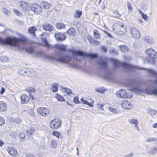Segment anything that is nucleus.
<instances>
[{
    "label": "nucleus",
    "instance_id": "nucleus-14",
    "mask_svg": "<svg viewBox=\"0 0 157 157\" xmlns=\"http://www.w3.org/2000/svg\"><path fill=\"white\" fill-rule=\"evenodd\" d=\"M40 5L41 9L45 10L50 9L52 6L51 3L45 1H42Z\"/></svg>",
    "mask_w": 157,
    "mask_h": 157
},
{
    "label": "nucleus",
    "instance_id": "nucleus-37",
    "mask_svg": "<svg viewBox=\"0 0 157 157\" xmlns=\"http://www.w3.org/2000/svg\"><path fill=\"white\" fill-rule=\"evenodd\" d=\"M94 37L96 39H98L100 37V34L97 29H95L94 30Z\"/></svg>",
    "mask_w": 157,
    "mask_h": 157
},
{
    "label": "nucleus",
    "instance_id": "nucleus-16",
    "mask_svg": "<svg viewBox=\"0 0 157 157\" xmlns=\"http://www.w3.org/2000/svg\"><path fill=\"white\" fill-rule=\"evenodd\" d=\"M35 129L34 128L31 127L26 131V133L28 136H31L34 133Z\"/></svg>",
    "mask_w": 157,
    "mask_h": 157
},
{
    "label": "nucleus",
    "instance_id": "nucleus-21",
    "mask_svg": "<svg viewBox=\"0 0 157 157\" xmlns=\"http://www.w3.org/2000/svg\"><path fill=\"white\" fill-rule=\"evenodd\" d=\"M117 96L121 98H123L124 97H126V92L125 90H119Z\"/></svg>",
    "mask_w": 157,
    "mask_h": 157
},
{
    "label": "nucleus",
    "instance_id": "nucleus-9",
    "mask_svg": "<svg viewBox=\"0 0 157 157\" xmlns=\"http://www.w3.org/2000/svg\"><path fill=\"white\" fill-rule=\"evenodd\" d=\"M121 105L124 109H131L133 107V105L128 101H123L121 102Z\"/></svg>",
    "mask_w": 157,
    "mask_h": 157
},
{
    "label": "nucleus",
    "instance_id": "nucleus-56",
    "mask_svg": "<svg viewBox=\"0 0 157 157\" xmlns=\"http://www.w3.org/2000/svg\"><path fill=\"white\" fill-rule=\"evenodd\" d=\"M101 0H98H98H96L95 1V2L96 3V4H99L101 3Z\"/></svg>",
    "mask_w": 157,
    "mask_h": 157
},
{
    "label": "nucleus",
    "instance_id": "nucleus-8",
    "mask_svg": "<svg viewBox=\"0 0 157 157\" xmlns=\"http://www.w3.org/2000/svg\"><path fill=\"white\" fill-rule=\"evenodd\" d=\"M19 8L22 10H27L30 9L31 6L25 1L19 2L18 4Z\"/></svg>",
    "mask_w": 157,
    "mask_h": 157
},
{
    "label": "nucleus",
    "instance_id": "nucleus-36",
    "mask_svg": "<svg viewBox=\"0 0 157 157\" xmlns=\"http://www.w3.org/2000/svg\"><path fill=\"white\" fill-rule=\"evenodd\" d=\"M55 97L59 101H65L63 97L58 94H56Z\"/></svg>",
    "mask_w": 157,
    "mask_h": 157
},
{
    "label": "nucleus",
    "instance_id": "nucleus-12",
    "mask_svg": "<svg viewBox=\"0 0 157 157\" xmlns=\"http://www.w3.org/2000/svg\"><path fill=\"white\" fill-rule=\"evenodd\" d=\"M55 37L57 41H63L66 38V36L63 33H55Z\"/></svg>",
    "mask_w": 157,
    "mask_h": 157
},
{
    "label": "nucleus",
    "instance_id": "nucleus-13",
    "mask_svg": "<svg viewBox=\"0 0 157 157\" xmlns=\"http://www.w3.org/2000/svg\"><path fill=\"white\" fill-rule=\"evenodd\" d=\"M7 151L10 155L16 157L17 155L18 152L17 150L13 147H9L7 149Z\"/></svg>",
    "mask_w": 157,
    "mask_h": 157
},
{
    "label": "nucleus",
    "instance_id": "nucleus-20",
    "mask_svg": "<svg viewBox=\"0 0 157 157\" xmlns=\"http://www.w3.org/2000/svg\"><path fill=\"white\" fill-rule=\"evenodd\" d=\"M118 48L122 52L124 53L128 52V47L125 45H119L118 46Z\"/></svg>",
    "mask_w": 157,
    "mask_h": 157
},
{
    "label": "nucleus",
    "instance_id": "nucleus-45",
    "mask_svg": "<svg viewBox=\"0 0 157 157\" xmlns=\"http://www.w3.org/2000/svg\"><path fill=\"white\" fill-rule=\"evenodd\" d=\"M73 101L74 103L76 104H79L80 103L78 98V97H75L73 98Z\"/></svg>",
    "mask_w": 157,
    "mask_h": 157
},
{
    "label": "nucleus",
    "instance_id": "nucleus-58",
    "mask_svg": "<svg viewBox=\"0 0 157 157\" xmlns=\"http://www.w3.org/2000/svg\"><path fill=\"white\" fill-rule=\"evenodd\" d=\"M152 127L154 128H157V123L154 124L152 125Z\"/></svg>",
    "mask_w": 157,
    "mask_h": 157
},
{
    "label": "nucleus",
    "instance_id": "nucleus-22",
    "mask_svg": "<svg viewBox=\"0 0 157 157\" xmlns=\"http://www.w3.org/2000/svg\"><path fill=\"white\" fill-rule=\"evenodd\" d=\"M58 145V143L56 140L54 139H52L50 144V145L51 147L55 148H56Z\"/></svg>",
    "mask_w": 157,
    "mask_h": 157
},
{
    "label": "nucleus",
    "instance_id": "nucleus-55",
    "mask_svg": "<svg viewBox=\"0 0 157 157\" xmlns=\"http://www.w3.org/2000/svg\"><path fill=\"white\" fill-rule=\"evenodd\" d=\"M5 88L3 87H2V90L0 92L1 94H3L5 92Z\"/></svg>",
    "mask_w": 157,
    "mask_h": 157
},
{
    "label": "nucleus",
    "instance_id": "nucleus-53",
    "mask_svg": "<svg viewBox=\"0 0 157 157\" xmlns=\"http://www.w3.org/2000/svg\"><path fill=\"white\" fill-rule=\"evenodd\" d=\"M20 138L23 139L25 136V134L23 133H21L19 135Z\"/></svg>",
    "mask_w": 157,
    "mask_h": 157
},
{
    "label": "nucleus",
    "instance_id": "nucleus-50",
    "mask_svg": "<svg viewBox=\"0 0 157 157\" xmlns=\"http://www.w3.org/2000/svg\"><path fill=\"white\" fill-rule=\"evenodd\" d=\"M80 101L81 102L84 104H86L87 103V101L84 99L83 98H81Z\"/></svg>",
    "mask_w": 157,
    "mask_h": 157
},
{
    "label": "nucleus",
    "instance_id": "nucleus-44",
    "mask_svg": "<svg viewBox=\"0 0 157 157\" xmlns=\"http://www.w3.org/2000/svg\"><path fill=\"white\" fill-rule=\"evenodd\" d=\"M98 65H101V66L104 67H106L107 65V63L106 62L102 61L98 62Z\"/></svg>",
    "mask_w": 157,
    "mask_h": 157
},
{
    "label": "nucleus",
    "instance_id": "nucleus-24",
    "mask_svg": "<svg viewBox=\"0 0 157 157\" xmlns=\"http://www.w3.org/2000/svg\"><path fill=\"white\" fill-rule=\"evenodd\" d=\"M34 48L33 46H29L25 48V50L27 53L32 54L34 52Z\"/></svg>",
    "mask_w": 157,
    "mask_h": 157
},
{
    "label": "nucleus",
    "instance_id": "nucleus-3",
    "mask_svg": "<svg viewBox=\"0 0 157 157\" xmlns=\"http://www.w3.org/2000/svg\"><path fill=\"white\" fill-rule=\"evenodd\" d=\"M110 60L115 67H121L129 71L132 70L134 67L126 63L121 62L114 59H110Z\"/></svg>",
    "mask_w": 157,
    "mask_h": 157
},
{
    "label": "nucleus",
    "instance_id": "nucleus-57",
    "mask_svg": "<svg viewBox=\"0 0 157 157\" xmlns=\"http://www.w3.org/2000/svg\"><path fill=\"white\" fill-rule=\"evenodd\" d=\"M4 144V143L2 140H0V146L2 147Z\"/></svg>",
    "mask_w": 157,
    "mask_h": 157
},
{
    "label": "nucleus",
    "instance_id": "nucleus-62",
    "mask_svg": "<svg viewBox=\"0 0 157 157\" xmlns=\"http://www.w3.org/2000/svg\"><path fill=\"white\" fill-rule=\"evenodd\" d=\"M89 40H90V38L89 39ZM89 41H90V42L91 43H92V41H91V40H89Z\"/></svg>",
    "mask_w": 157,
    "mask_h": 157
},
{
    "label": "nucleus",
    "instance_id": "nucleus-10",
    "mask_svg": "<svg viewBox=\"0 0 157 157\" xmlns=\"http://www.w3.org/2000/svg\"><path fill=\"white\" fill-rule=\"evenodd\" d=\"M71 56H66L60 57L57 59L58 61L63 63H67L71 61Z\"/></svg>",
    "mask_w": 157,
    "mask_h": 157
},
{
    "label": "nucleus",
    "instance_id": "nucleus-4",
    "mask_svg": "<svg viewBox=\"0 0 157 157\" xmlns=\"http://www.w3.org/2000/svg\"><path fill=\"white\" fill-rule=\"evenodd\" d=\"M146 52L149 57L147 59V60L149 63L155 64L156 59L157 58V52L154 50L149 48L146 50Z\"/></svg>",
    "mask_w": 157,
    "mask_h": 157
},
{
    "label": "nucleus",
    "instance_id": "nucleus-42",
    "mask_svg": "<svg viewBox=\"0 0 157 157\" xmlns=\"http://www.w3.org/2000/svg\"><path fill=\"white\" fill-rule=\"evenodd\" d=\"M121 16V14L118 13V10H116L113 13V16L115 17H119Z\"/></svg>",
    "mask_w": 157,
    "mask_h": 157
},
{
    "label": "nucleus",
    "instance_id": "nucleus-41",
    "mask_svg": "<svg viewBox=\"0 0 157 157\" xmlns=\"http://www.w3.org/2000/svg\"><path fill=\"white\" fill-rule=\"evenodd\" d=\"M149 72L155 78H157V72L155 71L151 70H149Z\"/></svg>",
    "mask_w": 157,
    "mask_h": 157
},
{
    "label": "nucleus",
    "instance_id": "nucleus-6",
    "mask_svg": "<svg viewBox=\"0 0 157 157\" xmlns=\"http://www.w3.org/2000/svg\"><path fill=\"white\" fill-rule=\"evenodd\" d=\"M21 102L22 104H26L28 103L31 99L32 100L34 101L35 98L33 95H28L25 94H22L20 97Z\"/></svg>",
    "mask_w": 157,
    "mask_h": 157
},
{
    "label": "nucleus",
    "instance_id": "nucleus-46",
    "mask_svg": "<svg viewBox=\"0 0 157 157\" xmlns=\"http://www.w3.org/2000/svg\"><path fill=\"white\" fill-rule=\"evenodd\" d=\"M156 140H157V139H155L154 138L151 137L147 139L146 141L147 142H150L154 141Z\"/></svg>",
    "mask_w": 157,
    "mask_h": 157
},
{
    "label": "nucleus",
    "instance_id": "nucleus-29",
    "mask_svg": "<svg viewBox=\"0 0 157 157\" xmlns=\"http://www.w3.org/2000/svg\"><path fill=\"white\" fill-rule=\"evenodd\" d=\"M75 33V30L73 28H70L67 32V33L68 35L71 36H74Z\"/></svg>",
    "mask_w": 157,
    "mask_h": 157
},
{
    "label": "nucleus",
    "instance_id": "nucleus-19",
    "mask_svg": "<svg viewBox=\"0 0 157 157\" xmlns=\"http://www.w3.org/2000/svg\"><path fill=\"white\" fill-rule=\"evenodd\" d=\"M68 51L69 52H71L74 54H75L80 56L86 57L85 55H86V53L80 51H75L69 50H68Z\"/></svg>",
    "mask_w": 157,
    "mask_h": 157
},
{
    "label": "nucleus",
    "instance_id": "nucleus-1",
    "mask_svg": "<svg viewBox=\"0 0 157 157\" xmlns=\"http://www.w3.org/2000/svg\"><path fill=\"white\" fill-rule=\"evenodd\" d=\"M28 42V39L23 35L20 36L19 38L15 37H8L6 39L0 37V43L3 44H8L14 47H17L19 48L23 49L21 48V44H26Z\"/></svg>",
    "mask_w": 157,
    "mask_h": 157
},
{
    "label": "nucleus",
    "instance_id": "nucleus-38",
    "mask_svg": "<svg viewBox=\"0 0 157 157\" xmlns=\"http://www.w3.org/2000/svg\"><path fill=\"white\" fill-rule=\"evenodd\" d=\"M106 90L103 87L98 88L95 90L96 91L101 94L103 93Z\"/></svg>",
    "mask_w": 157,
    "mask_h": 157
},
{
    "label": "nucleus",
    "instance_id": "nucleus-34",
    "mask_svg": "<svg viewBox=\"0 0 157 157\" xmlns=\"http://www.w3.org/2000/svg\"><path fill=\"white\" fill-rule=\"evenodd\" d=\"M52 135L57 138L59 139L61 136V134L58 131H54L52 132Z\"/></svg>",
    "mask_w": 157,
    "mask_h": 157
},
{
    "label": "nucleus",
    "instance_id": "nucleus-31",
    "mask_svg": "<svg viewBox=\"0 0 157 157\" xmlns=\"http://www.w3.org/2000/svg\"><path fill=\"white\" fill-rule=\"evenodd\" d=\"M62 90L63 92L66 93L67 95H68L72 93V91L70 89H67L66 87L63 88Z\"/></svg>",
    "mask_w": 157,
    "mask_h": 157
},
{
    "label": "nucleus",
    "instance_id": "nucleus-5",
    "mask_svg": "<svg viewBox=\"0 0 157 157\" xmlns=\"http://www.w3.org/2000/svg\"><path fill=\"white\" fill-rule=\"evenodd\" d=\"M61 124L62 121L60 119L55 118L51 121L50 125L52 129L57 130L61 127Z\"/></svg>",
    "mask_w": 157,
    "mask_h": 157
},
{
    "label": "nucleus",
    "instance_id": "nucleus-52",
    "mask_svg": "<svg viewBox=\"0 0 157 157\" xmlns=\"http://www.w3.org/2000/svg\"><path fill=\"white\" fill-rule=\"evenodd\" d=\"M101 49L102 50V51L104 52H106L107 51V48L105 47V46H102V47Z\"/></svg>",
    "mask_w": 157,
    "mask_h": 157
},
{
    "label": "nucleus",
    "instance_id": "nucleus-39",
    "mask_svg": "<svg viewBox=\"0 0 157 157\" xmlns=\"http://www.w3.org/2000/svg\"><path fill=\"white\" fill-rule=\"evenodd\" d=\"M82 14V11L81 10H76L74 16L75 18L79 17Z\"/></svg>",
    "mask_w": 157,
    "mask_h": 157
},
{
    "label": "nucleus",
    "instance_id": "nucleus-43",
    "mask_svg": "<svg viewBox=\"0 0 157 157\" xmlns=\"http://www.w3.org/2000/svg\"><path fill=\"white\" fill-rule=\"evenodd\" d=\"M109 52L112 54L117 55L118 54V51L116 49H112L109 50Z\"/></svg>",
    "mask_w": 157,
    "mask_h": 157
},
{
    "label": "nucleus",
    "instance_id": "nucleus-40",
    "mask_svg": "<svg viewBox=\"0 0 157 157\" xmlns=\"http://www.w3.org/2000/svg\"><path fill=\"white\" fill-rule=\"evenodd\" d=\"M109 110L110 112L114 113H117L119 112L117 109L111 107H109Z\"/></svg>",
    "mask_w": 157,
    "mask_h": 157
},
{
    "label": "nucleus",
    "instance_id": "nucleus-51",
    "mask_svg": "<svg viewBox=\"0 0 157 157\" xmlns=\"http://www.w3.org/2000/svg\"><path fill=\"white\" fill-rule=\"evenodd\" d=\"M127 6L128 8V9L132 10V7L131 4L130 3H129V2H127Z\"/></svg>",
    "mask_w": 157,
    "mask_h": 157
},
{
    "label": "nucleus",
    "instance_id": "nucleus-48",
    "mask_svg": "<svg viewBox=\"0 0 157 157\" xmlns=\"http://www.w3.org/2000/svg\"><path fill=\"white\" fill-rule=\"evenodd\" d=\"M5 123V120L3 117L0 116V125H3Z\"/></svg>",
    "mask_w": 157,
    "mask_h": 157
},
{
    "label": "nucleus",
    "instance_id": "nucleus-26",
    "mask_svg": "<svg viewBox=\"0 0 157 157\" xmlns=\"http://www.w3.org/2000/svg\"><path fill=\"white\" fill-rule=\"evenodd\" d=\"M25 91L29 93V95H32L31 93H35L36 91V90L32 87H28L26 89Z\"/></svg>",
    "mask_w": 157,
    "mask_h": 157
},
{
    "label": "nucleus",
    "instance_id": "nucleus-7",
    "mask_svg": "<svg viewBox=\"0 0 157 157\" xmlns=\"http://www.w3.org/2000/svg\"><path fill=\"white\" fill-rule=\"evenodd\" d=\"M37 112L41 116H46L48 115L49 113V111L48 109L44 107H40L38 108Z\"/></svg>",
    "mask_w": 157,
    "mask_h": 157
},
{
    "label": "nucleus",
    "instance_id": "nucleus-35",
    "mask_svg": "<svg viewBox=\"0 0 157 157\" xmlns=\"http://www.w3.org/2000/svg\"><path fill=\"white\" fill-rule=\"evenodd\" d=\"M40 6L38 4L35 3L31 6V10H37L40 9Z\"/></svg>",
    "mask_w": 157,
    "mask_h": 157
},
{
    "label": "nucleus",
    "instance_id": "nucleus-27",
    "mask_svg": "<svg viewBox=\"0 0 157 157\" xmlns=\"http://www.w3.org/2000/svg\"><path fill=\"white\" fill-rule=\"evenodd\" d=\"M58 85L57 83H54L53 85H52L51 87L50 90L53 92H56L58 90Z\"/></svg>",
    "mask_w": 157,
    "mask_h": 157
},
{
    "label": "nucleus",
    "instance_id": "nucleus-64",
    "mask_svg": "<svg viewBox=\"0 0 157 157\" xmlns=\"http://www.w3.org/2000/svg\"><path fill=\"white\" fill-rule=\"evenodd\" d=\"M91 39L92 40V39H93L91 37Z\"/></svg>",
    "mask_w": 157,
    "mask_h": 157
},
{
    "label": "nucleus",
    "instance_id": "nucleus-2",
    "mask_svg": "<svg viewBox=\"0 0 157 157\" xmlns=\"http://www.w3.org/2000/svg\"><path fill=\"white\" fill-rule=\"evenodd\" d=\"M112 30L114 33L117 34L122 35L126 32L127 28L124 23L117 22L113 24L112 28Z\"/></svg>",
    "mask_w": 157,
    "mask_h": 157
},
{
    "label": "nucleus",
    "instance_id": "nucleus-61",
    "mask_svg": "<svg viewBox=\"0 0 157 157\" xmlns=\"http://www.w3.org/2000/svg\"><path fill=\"white\" fill-rule=\"evenodd\" d=\"M103 107V105H101V109H102V107Z\"/></svg>",
    "mask_w": 157,
    "mask_h": 157
},
{
    "label": "nucleus",
    "instance_id": "nucleus-28",
    "mask_svg": "<svg viewBox=\"0 0 157 157\" xmlns=\"http://www.w3.org/2000/svg\"><path fill=\"white\" fill-rule=\"evenodd\" d=\"M129 122L131 124H135V126L136 128H138V121L136 119H130L128 120Z\"/></svg>",
    "mask_w": 157,
    "mask_h": 157
},
{
    "label": "nucleus",
    "instance_id": "nucleus-11",
    "mask_svg": "<svg viewBox=\"0 0 157 157\" xmlns=\"http://www.w3.org/2000/svg\"><path fill=\"white\" fill-rule=\"evenodd\" d=\"M55 48L60 51L66 52L67 50V46L64 44H56L52 47V49Z\"/></svg>",
    "mask_w": 157,
    "mask_h": 157
},
{
    "label": "nucleus",
    "instance_id": "nucleus-63",
    "mask_svg": "<svg viewBox=\"0 0 157 157\" xmlns=\"http://www.w3.org/2000/svg\"><path fill=\"white\" fill-rule=\"evenodd\" d=\"M96 42H97L98 43V44H99V42L98 41H96Z\"/></svg>",
    "mask_w": 157,
    "mask_h": 157
},
{
    "label": "nucleus",
    "instance_id": "nucleus-15",
    "mask_svg": "<svg viewBox=\"0 0 157 157\" xmlns=\"http://www.w3.org/2000/svg\"><path fill=\"white\" fill-rule=\"evenodd\" d=\"M131 33L132 36L135 38L137 39L139 38L140 36L139 31L136 28H134L132 29Z\"/></svg>",
    "mask_w": 157,
    "mask_h": 157
},
{
    "label": "nucleus",
    "instance_id": "nucleus-60",
    "mask_svg": "<svg viewBox=\"0 0 157 157\" xmlns=\"http://www.w3.org/2000/svg\"><path fill=\"white\" fill-rule=\"evenodd\" d=\"M154 83L155 84H156L157 85V79L155 80L154 81Z\"/></svg>",
    "mask_w": 157,
    "mask_h": 157
},
{
    "label": "nucleus",
    "instance_id": "nucleus-33",
    "mask_svg": "<svg viewBox=\"0 0 157 157\" xmlns=\"http://www.w3.org/2000/svg\"><path fill=\"white\" fill-rule=\"evenodd\" d=\"M85 56V57H90L91 58H96L98 57V55L96 54L86 53Z\"/></svg>",
    "mask_w": 157,
    "mask_h": 157
},
{
    "label": "nucleus",
    "instance_id": "nucleus-17",
    "mask_svg": "<svg viewBox=\"0 0 157 157\" xmlns=\"http://www.w3.org/2000/svg\"><path fill=\"white\" fill-rule=\"evenodd\" d=\"M7 105L6 103L3 101H0V111L4 112L6 110Z\"/></svg>",
    "mask_w": 157,
    "mask_h": 157
},
{
    "label": "nucleus",
    "instance_id": "nucleus-25",
    "mask_svg": "<svg viewBox=\"0 0 157 157\" xmlns=\"http://www.w3.org/2000/svg\"><path fill=\"white\" fill-rule=\"evenodd\" d=\"M146 91L148 94L157 95V89H155V88H154L153 90L147 89Z\"/></svg>",
    "mask_w": 157,
    "mask_h": 157
},
{
    "label": "nucleus",
    "instance_id": "nucleus-32",
    "mask_svg": "<svg viewBox=\"0 0 157 157\" xmlns=\"http://www.w3.org/2000/svg\"><path fill=\"white\" fill-rule=\"evenodd\" d=\"M44 44V46L46 47H47L48 48H52V47L53 46H51L48 42L47 40L45 39H44L42 40Z\"/></svg>",
    "mask_w": 157,
    "mask_h": 157
},
{
    "label": "nucleus",
    "instance_id": "nucleus-54",
    "mask_svg": "<svg viewBox=\"0 0 157 157\" xmlns=\"http://www.w3.org/2000/svg\"><path fill=\"white\" fill-rule=\"evenodd\" d=\"M14 13L17 16H19L21 15V13L18 11V10H14Z\"/></svg>",
    "mask_w": 157,
    "mask_h": 157
},
{
    "label": "nucleus",
    "instance_id": "nucleus-49",
    "mask_svg": "<svg viewBox=\"0 0 157 157\" xmlns=\"http://www.w3.org/2000/svg\"><path fill=\"white\" fill-rule=\"evenodd\" d=\"M93 104H94V101H92L90 103L89 102L87 101V103L86 104V105H87L88 106L90 107H93Z\"/></svg>",
    "mask_w": 157,
    "mask_h": 157
},
{
    "label": "nucleus",
    "instance_id": "nucleus-23",
    "mask_svg": "<svg viewBox=\"0 0 157 157\" xmlns=\"http://www.w3.org/2000/svg\"><path fill=\"white\" fill-rule=\"evenodd\" d=\"M37 30L36 28L34 26L29 27L28 29V32L31 34H33L34 36H35V33Z\"/></svg>",
    "mask_w": 157,
    "mask_h": 157
},
{
    "label": "nucleus",
    "instance_id": "nucleus-18",
    "mask_svg": "<svg viewBox=\"0 0 157 157\" xmlns=\"http://www.w3.org/2000/svg\"><path fill=\"white\" fill-rule=\"evenodd\" d=\"M43 29L46 31H51L53 30V27L50 24H45L43 26Z\"/></svg>",
    "mask_w": 157,
    "mask_h": 157
},
{
    "label": "nucleus",
    "instance_id": "nucleus-47",
    "mask_svg": "<svg viewBox=\"0 0 157 157\" xmlns=\"http://www.w3.org/2000/svg\"><path fill=\"white\" fill-rule=\"evenodd\" d=\"M140 13H141L142 17L145 20L147 19V16L146 14H144L141 10H140Z\"/></svg>",
    "mask_w": 157,
    "mask_h": 157
},
{
    "label": "nucleus",
    "instance_id": "nucleus-59",
    "mask_svg": "<svg viewBox=\"0 0 157 157\" xmlns=\"http://www.w3.org/2000/svg\"><path fill=\"white\" fill-rule=\"evenodd\" d=\"M108 35H109V37L110 38H113V36H112V35L111 34L109 33Z\"/></svg>",
    "mask_w": 157,
    "mask_h": 157
},
{
    "label": "nucleus",
    "instance_id": "nucleus-30",
    "mask_svg": "<svg viewBox=\"0 0 157 157\" xmlns=\"http://www.w3.org/2000/svg\"><path fill=\"white\" fill-rule=\"evenodd\" d=\"M56 26L57 29H64L65 28V25L63 23L60 22L57 23L56 24Z\"/></svg>",
    "mask_w": 157,
    "mask_h": 157
}]
</instances>
